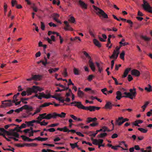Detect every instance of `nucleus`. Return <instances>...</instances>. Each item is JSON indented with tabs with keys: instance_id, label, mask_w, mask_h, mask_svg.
I'll use <instances>...</instances> for the list:
<instances>
[{
	"instance_id": "nucleus-1",
	"label": "nucleus",
	"mask_w": 152,
	"mask_h": 152,
	"mask_svg": "<svg viewBox=\"0 0 152 152\" xmlns=\"http://www.w3.org/2000/svg\"><path fill=\"white\" fill-rule=\"evenodd\" d=\"M136 89L134 88L132 89H130L129 91L130 92H124V94L126 95L125 96H122L121 92L119 91H118L116 92L117 96L116 98L118 100H120L121 98L125 97L131 99H132L133 98H135L137 94L136 92Z\"/></svg>"
},
{
	"instance_id": "nucleus-2",
	"label": "nucleus",
	"mask_w": 152,
	"mask_h": 152,
	"mask_svg": "<svg viewBox=\"0 0 152 152\" xmlns=\"http://www.w3.org/2000/svg\"><path fill=\"white\" fill-rule=\"evenodd\" d=\"M78 108L86 110H89L90 111H94L95 110H99L100 107L94 106H85L84 105H75Z\"/></svg>"
},
{
	"instance_id": "nucleus-3",
	"label": "nucleus",
	"mask_w": 152,
	"mask_h": 152,
	"mask_svg": "<svg viewBox=\"0 0 152 152\" xmlns=\"http://www.w3.org/2000/svg\"><path fill=\"white\" fill-rule=\"evenodd\" d=\"M92 7L95 10L97 11L98 10L99 11L97 12L96 13V14L98 15L100 18H101L102 16L103 18H108L107 15L106 13L103 10L94 5H93Z\"/></svg>"
},
{
	"instance_id": "nucleus-4",
	"label": "nucleus",
	"mask_w": 152,
	"mask_h": 152,
	"mask_svg": "<svg viewBox=\"0 0 152 152\" xmlns=\"http://www.w3.org/2000/svg\"><path fill=\"white\" fill-rule=\"evenodd\" d=\"M38 95V94H36L34 95L31 96V98L33 99L35 97H37L38 99H41L42 98H44L46 99H48L51 98V95L50 93H48L47 94H45L44 92L39 93Z\"/></svg>"
},
{
	"instance_id": "nucleus-5",
	"label": "nucleus",
	"mask_w": 152,
	"mask_h": 152,
	"mask_svg": "<svg viewBox=\"0 0 152 152\" xmlns=\"http://www.w3.org/2000/svg\"><path fill=\"white\" fill-rule=\"evenodd\" d=\"M24 109L26 110L27 113H28L32 111L33 110V108L31 106H30L29 105H24L22 107L15 110L14 111L15 112L18 113L22 111Z\"/></svg>"
},
{
	"instance_id": "nucleus-6",
	"label": "nucleus",
	"mask_w": 152,
	"mask_h": 152,
	"mask_svg": "<svg viewBox=\"0 0 152 152\" xmlns=\"http://www.w3.org/2000/svg\"><path fill=\"white\" fill-rule=\"evenodd\" d=\"M143 4L142 5L143 9L148 12L152 13V7H151L149 3H148L145 0H143Z\"/></svg>"
},
{
	"instance_id": "nucleus-7",
	"label": "nucleus",
	"mask_w": 152,
	"mask_h": 152,
	"mask_svg": "<svg viewBox=\"0 0 152 152\" xmlns=\"http://www.w3.org/2000/svg\"><path fill=\"white\" fill-rule=\"evenodd\" d=\"M32 77L29 78H28L26 79L27 81H30L32 80H34L35 81L40 80L42 79V76L40 75H31Z\"/></svg>"
},
{
	"instance_id": "nucleus-8",
	"label": "nucleus",
	"mask_w": 152,
	"mask_h": 152,
	"mask_svg": "<svg viewBox=\"0 0 152 152\" xmlns=\"http://www.w3.org/2000/svg\"><path fill=\"white\" fill-rule=\"evenodd\" d=\"M49 115L48 114L47 115L46 113H43V114H40L39 115V116L37 118V119L40 122L43 119H46L47 120L50 119V118L49 117Z\"/></svg>"
},
{
	"instance_id": "nucleus-9",
	"label": "nucleus",
	"mask_w": 152,
	"mask_h": 152,
	"mask_svg": "<svg viewBox=\"0 0 152 152\" xmlns=\"http://www.w3.org/2000/svg\"><path fill=\"white\" fill-rule=\"evenodd\" d=\"M55 85L56 86H59L61 87V88H64L63 89H60L59 88V87H57V88L58 89L56 90V91H55L56 92H61L62 91L67 90H68V88H66V87H65L64 85H63L62 84H61L60 83H59V84L55 83Z\"/></svg>"
},
{
	"instance_id": "nucleus-10",
	"label": "nucleus",
	"mask_w": 152,
	"mask_h": 152,
	"mask_svg": "<svg viewBox=\"0 0 152 152\" xmlns=\"http://www.w3.org/2000/svg\"><path fill=\"white\" fill-rule=\"evenodd\" d=\"M64 23L65 24V26L64 28V29L65 31H74L73 29L71 27L67 21H64Z\"/></svg>"
},
{
	"instance_id": "nucleus-11",
	"label": "nucleus",
	"mask_w": 152,
	"mask_h": 152,
	"mask_svg": "<svg viewBox=\"0 0 152 152\" xmlns=\"http://www.w3.org/2000/svg\"><path fill=\"white\" fill-rule=\"evenodd\" d=\"M45 121L43 120L42 122H41L39 121V120H33L31 121V122L32 124H33V123H37L38 124H40L41 126H46L48 124V122H45Z\"/></svg>"
},
{
	"instance_id": "nucleus-12",
	"label": "nucleus",
	"mask_w": 152,
	"mask_h": 152,
	"mask_svg": "<svg viewBox=\"0 0 152 152\" xmlns=\"http://www.w3.org/2000/svg\"><path fill=\"white\" fill-rule=\"evenodd\" d=\"M78 3L79 5L82 8H84L85 9H87V5L84 2L81 1V0H80L78 1Z\"/></svg>"
},
{
	"instance_id": "nucleus-13",
	"label": "nucleus",
	"mask_w": 152,
	"mask_h": 152,
	"mask_svg": "<svg viewBox=\"0 0 152 152\" xmlns=\"http://www.w3.org/2000/svg\"><path fill=\"white\" fill-rule=\"evenodd\" d=\"M131 74L132 75L138 77L140 75V73L139 71L135 69H133L131 71Z\"/></svg>"
},
{
	"instance_id": "nucleus-14",
	"label": "nucleus",
	"mask_w": 152,
	"mask_h": 152,
	"mask_svg": "<svg viewBox=\"0 0 152 152\" xmlns=\"http://www.w3.org/2000/svg\"><path fill=\"white\" fill-rule=\"evenodd\" d=\"M88 64L90 67L91 68V69L93 72L95 71V68L94 64L92 59H89L88 61Z\"/></svg>"
},
{
	"instance_id": "nucleus-15",
	"label": "nucleus",
	"mask_w": 152,
	"mask_h": 152,
	"mask_svg": "<svg viewBox=\"0 0 152 152\" xmlns=\"http://www.w3.org/2000/svg\"><path fill=\"white\" fill-rule=\"evenodd\" d=\"M119 53V52H117L115 51V50H114L112 55L110 57V58H115L116 59Z\"/></svg>"
},
{
	"instance_id": "nucleus-16",
	"label": "nucleus",
	"mask_w": 152,
	"mask_h": 152,
	"mask_svg": "<svg viewBox=\"0 0 152 152\" xmlns=\"http://www.w3.org/2000/svg\"><path fill=\"white\" fill-rule=\"evenodd\" d=\"M49 117L50 118V119L51 118H56L57 117H59V114H57L55 112H54L53 113H49Z\"/></svg>"
},
{
	"instance_id": "nucleus-17",
	"label": "nucleus",
	"mask_w": 152,
	"mask_h": 152,
	"mask_svg": "<svg viewBox=\"0 0 152 152\" xmlns=\"http://www.w3.org/2000/svg\"><path fill=\"white\" fill-rule=\"evenodd\" d=\"M45 61L43 60H41L40 61L37 62V63L38 64H39L40 63H42V64L44 65V66L45 67L46 65L47 64V59L45 57H44Z\"/></svg>"
},
{
	"instance_id": "nucleus-18",
	"label": "nucleus",
	"mask_w": 152,
	"mask_h": 152,
	"mask_svg": "<svg viewBox=\"0 0 152 152\" xmlns=\"http://www.w3.org/2000/svg\"><path fill=\"white\" fill-rule=\"evenodd\" d=\"M12 100L10 99L5 100L4 101H1V104H12Z\"/></svg>"
},
{
	"instance_id": "nucleus-19",
	"label": "nucleus",
	"mask_w": 152,
	"mask_h": 152,
	"mask_svg": "<svg viewBox=\"0 0 152 152\" xmlns=\"http://www.w3.org/2000/svg\"><path fill=\"white\" fill-rule=\"evenodd\" d=\"M93 42L94 44L99 48L101 47L102 45L96 39H94Z\"/></svg>"
},
{
	"instance_id": "nucleus-20",
	"label": "nucleus",
	"mask_w": 152,
	"mask_h": 152,
	"mask_svg": "<svg viewBox=\"0 0 152 152\" xmlns=\"http://www.w3.org/2000/svg\"><path fill=\"white\" fill-rule=\"evenodd\" d=\"M123 117H118V119L116 120L115 124V125H118V126H121V125H120L119 123H121L123 121Z\"/></svg>"
},
{
	"instance_id": "nucleus-21",
	"label": "nucleus",
	"mask_w": 152,
	"mask_h": 152,
	"mask_svg": "<svg viewBox=\"0 0 152 152\" xmlns=\"http://www.w3.org/2000/svg\"><path fill=\"white\" fill-rule=\"evenodd\" d=\"M25 98L23 97H21L20 99V100L18 102H17L15 104H20L21 102H22L23 104H26L27 103V101L24 100Z\"/></svg>"
},
{
	"instance_id": "nucleus-22",
	"label": "nucleus",
	"mask_w": 152,
	"mask_h": 152,
	"mask_svg": "<svg viewBox=\"0 0 152 152\" xmlns=\"http://www.w3.org/2000/svg\"><path fill=\"white\" fill-rule=\"evenodd\" d=\"M53 20H56L59 17V15L57 13H54L51 15Z\"/></svg>"
},
{
	"instance_id": "nucleus-23",
	"label": "nucleus",
	"mask_w": 152,
	"mask_h": 152,
	"mask_svg": "<svg viewBox=\"0 0 152 152\" xmlns=\"http://www.w3.org/2000/svg\"><path fill=\"white\" fill-rule=\"evenodd\" d=\"M26 91L27 96L31 95L32 93H34L31 88H27Z\"/></svg>"
},
{
	"instance_id": "nucleus-24",
	"label": "nucleus",
	"mask_w": 152,
	"mask_h": 152,
	"mask_svg": "<svg viewBox=\"0 0 152 152\" xmlns=\"http://www.w3.org/2000/svg\"><path fill=\"white\" fill-rule=\"evenodd\" d=\"M97 120L96 118H92L91 117H88L87 118V123H90L91 122H95Z\"/></svg>"
},
{
	"instance_id": "nucleus-25",
	"label": "nucleus",
	"mask_w": 152,
	"mask_h": 152,
	"mask_svg": "<svg viewBox=\"0 0 152 152\" xmlns=\"http://www.w3.org/2000/svg\"><path fill=\"white\" fill-rule=\"evenodd\" d=\"M96 64L97 68H98L99 72L100 73H101V72L103 70L102 67L100 65V64L97 62H96Z\"/></svg>"
},
{
	"instance_id": "nucleus-26",
	"label": "nucleus",
	"mask_w": 152,
	"mask_h": 152,
	"mask_svg": "<svg viewBox=\"0 0 152 152\" xmlns=\"http://www.w3.org/2000/svg\"><path fill=\"white\" fill-rule=\"evenodd\" d=\"M68 21L71 23L76 24L75 19L73 16L70 17L68 20Z\"/></svg>"
},
{
	"instance_id": "nucleus-27",
	"label": "nucleus",
	"mask_w": 152,
	"mask_h": 152,
	"mask_svg": "<svg viewBox=\"0 0 152 152\" xmlns=\"http://www.w3.org/2000/svg\"><path fill=\"white\" fill-rule=\"evenodd\" d=\"M48 139V138H42L39 137H37L35 138V140H37L38 141H43L47 140Z\"/></svg>"
},
{
	"instance_id": "nucleus-28",
	"label": "nucleus",
	"mask_w": 152,
	"mask_h": 152,
	"mask_svg": "<svg viewBox=\"0 0 152 152\" xmlns=\"http://www.w3.org/2000/svg\"><path fill=\"white\" fill-rule=\"evenodd\" d=\"M49 105H41V106L39 107V108H37L36 110H35V112L37 113L40 112V111L41 110V108L43 107H45L47 106H49Z\"/></svg>"
},
{
	"instance_id": "nucleus-29",
	"label": "nucleus",
	"mask_w": 152,
	"mask_h": 152,
	"mask_svg": "<svg viewBox=\"0 0 152 152\" xmlns=\"http://www.w3.org/2000/svg\"><path fill=\"white\" fill-rule=\"evenodd\" d=\"M148 88L146 87L145 88V90L148 92L152 91V86L150 84H148Z\"/></svg>"
},
{
	"instance_id": "nucleus-30",
	"label": "nucleus",
	"mask_w": 152,
	"mask_h": 152,
	"mask_svg": "<svg viewBox=\"0 0 152 152\" xmlns=\"http://www.w3.org/2000/svg\"><path fill=\"white\" fill-rule=\"evenodd\" d=\"M91 140L93 141V144L95 145H97L99 142V139H94L93 138H91Z\"/></svg>"
},
{
	"instance_id": "nucleus-31",
	"label": "nucleus",
	"mask_w": 152,
	"mask_h": 152,
	"mask_svg": "<svg viewBox=\"0 0 152 152\" xmlns=\"http://www.w3.org/2000/svg\"><path fill=\"white\" fill-rule=\"evenodd\" d=\"M59 69L58 68H51L48 70V71L50 74H51L53 72H56L58 71Z\"/></svg>"
},
{
	"instance_id": "nucleus-32",
	"label": "nucleus",
	"mask_w": 152,
	"mask_h": 152,
	"mask_svg": "<svg viewBox=\"0 0 152 152\" xmlns=\"http://www.w3.org/2000/svg\"><path fill=\"white\" fill-rule=\"evenodd\" d=\"M20 93L19 92L17 93V94H15L13 97V100L12 102H15V101H17V97L19 96Z\"/></svg>"
},
{
	"instance_id": "nucleus-33",
	"label": "nucleus",
	"mask_w": 152,
	"mask_h": 152,
	"mask_svg": "<svg viewBox=\"0 0 152 152\" xmlns=\"http://www.w3.org/2000/svg\"><path fill=\"white\" fill-rule=\"evenodd\" d=\"M38 86H32L31 88L34 93H37V92Z\"/></svg>"
},
{
	"instance_id": "nucleus-34",
	"label": "nucleus",
	"mask_w": 152,
	"mask_h": 152,
	"mask_svg": "<svg viewBox=\"0 0 152 152\" xmlns=\"http://www.w3.org/2000/svg\"><path fill=\"white\" fill-rule=\"evenodd\" d=\"M125 55V51L124 50L122 51V52L120 53V58L123 60H124V57Z\"/></svg>"
},
{
	"instance_id": "nucleus-35",
	"label": "nucleus",
	"mask_w": 152,
	"mask_h": 152,
	"mask_svg": "<svg viewBox=\"0 0 152 152\" xmlns=\"http://www.w3.org/2000/svg\"><path fill=\"white\" fill-rule=\"evenodd\" d=\"M77 95L79 97H82L84 96V93L82 91L79 90L78 91Z\"/></svg>"
},
{
	"instance_id": "nucleus-36",
	"label": "nucleus",
	"mask_w": 152,
	"mask_h": 152,
	"mask_svg": "<svg viewBox=\"0 0 152 152\" xmlns=\"http://www.w3.org/2000/svg\"><path fill=\"white\" fill-rule=\"evenodd\" d=\"M112 105H105L103 107V108L106 110H110L112 108Z\"/></svg>"
},
{
	"instance_id": "nucleus-37",
	"label": "nucleus",
	"mask_w": 152,
	"mask_h": 152,
	"mask_svg": "<svg viewBox=\"0 0 152 152\" xmlns=\"http://www.w3.org/2000/svg\"><path fill=\"white\" fill-rule=\"evenodd\" d=\"M77 142L75 143H70V145L72 149H74L75 147H78V146L77 145Z\"/></svg>"
},
{
	"instance_id": "nucleus-38",
	"label": "nucleus",
	"mask_w": 152,
	"mask_h": 152,
	"mask_svg": "<svg viewBox=\"0 0 152 152\" xmlns=\"http://www.w3.org/2000/svg\"><path fill=\"white\" fill-rule=\"evenodd\" d=\"M141 38L146 41H148L150 40V38L147 37L146 36H142Z\"/></svg>"
},
{
	"instance_id": "nucleus-39",
	"label": "nucleus",
	"mask_w": 152,
	"mask_h": 152,
	"mask_svg": "<svg viewBox=\"0 0 152 152\" xmlns=\"http://www.w3.org/2000/svg\"><path fill=\"white\" fill-rule=\"evenodd\" d=\"M56 34L57 36L59 37V39L60 40V43L61 44H62L63 43V42L64 40L63 39L61 36L59 34V33H58V32H56Z\"/></svg>"
},
{
	"instance_id": "nucleus-40",
	"label": "nucleus",
	"mask_w": 152,
	"mask_h": 152,
	"mask_svg": "<svg viewBox=\"0 0 152 152\" xmlns=\"http://www.w3.org/2000/svg\"><path fill=\"white\" fill-rule=\"evenodd\" d=\"M107 135V134L106 133H101L99 135H98V137L102 138L106 136Z\"/></svg>"
},
{
	"instance_id": "nucleus-41",
	"label": "nucleus",
	"mask_w": 152,
	"mask_h": 152,
	"mask_svg": "<svg viewBox=\"0 0 152 152\" xmlns=\"http://www.w3.org/2000/svg\"><path fill=\"white\" fill-rule=\"evenodd\" d=\"M62 75H63L65 77L68 76V73L67 72V69L65 68L64 69V72L62 73Z\"/></svg>"
},
{
	"instance_id": "nucleus-42",
	"label": "nucleus",
	"mask_w": 152,
	"mask_h": 152,
	"mask_svg": "<svg viewBox=\"0 0 152 152\" xmlns=\"http://www.w3.org/2000/svg\"><path fill=\"white\" fill-rule=\"evenodd\" d=\"M12 136L15 137L17 138H19V134L17 132H12Z\"/></svg>"
},
{
	"instance_id": "nucleus-43",
	"label": "nucleus",
	"mask_w": 152,
	"mask_h": 152,
	"mask_svg": "<svg viewBox=\"0 0 152 152\" xmlns=\"http://www.w3.org/2000/svg\"><path fill=\"white\" fill-rule=\"evenodd\" d=\"M77 39H78L80 41H81V39H80V37H75L73 38H72V37H71L70 39V40L72 41H75Z\"/></svg>"
},
{
	"instance_id": "nucleus-44",
	"label": "nucleus",
	"mask_w": 152,
	"mask_h": 152,
	"mask_svg": "<svg viewBox=\"0 0 152 152\" xmlns=\"http://www.w3.org/2000/svg\"><path fill=\"white\" fill-rule=\"evenodd\" d=\"M138 129L142 132L143 133H146L147 132V130L141 128H138Z\"/></svg>"
},
{
	"instance_id": "nucleus-45",
	"label": "nucleus",
	"mask_w": 152,
	"mask_h": 152,
	"mask_svg": "<svg viewBox=\"0 0 152 152\" xmlns=\"http://www.w3.org/2000/svg\"><path fill=\"white\" fill-rule=\"evenodd\" d=\"M83 53L86 57L88 58L89 59H92L91 57L88 54L86 51H83Z\"/></svg>"
},
{
	"instance_id": "nucleus-46",
	"label": "nucleus",
	"mask_w": 152,
	"mask_h": 152,
	"mask_svg": "<svg viewBox=\"0 0 152 152\" xmlns=\"http://www.w3.org/2000/svg\"><path fill=\"white\" fill-rule=\"evenodd\" d=\"M18 4L17 1L16 0H12L11 1L12 6L14 7L15 5H17Z\"/></svg>"
},
{
	"instance_id": "nucleus-47",
	"label": "nucleus",
	"mask_w": 152,
	"mask_h": 152,
	"mask_svg": "<svg viewBox=\"0 0 152 152\" xmlns=\"http://www.w3.org/2000/svg\"><path fill=\"white\" fill-rule=\"evenodd\" d=\"M18 128H19L20 129H21L22 128H25L26 127V125L25 124H23L20 126H19V125H17Z\"/></svg>"
},
{
	"instance_id": "nucleus-48",
	"label": "nucleus",
	"mask_w": 152,
	"mask_h": 152,
	"mask_svg": "<svg viewBox=\"0 0 152 152\" xmlns=\"http://www.w3.org/2000/svg\"><path fill=\"white\" fill-rule=\"evenodd\" d=\"M66 113L64 112H61V114H59V117L61 118H64L65 117Z\"/></svg>"
},
{
	"instance_id": "nucleus-49",
	"label": "nucleus",
	"mask_w": 152,
	"mask_h": 152,
	"mask_svg": "<svg viewBox=\"0 0 152 152\" xmlns=\"http://www.w3.org/2000/svg\"><path fill=\"white\" fill-rule=\"evenodd\" d=\"M59 124L58 123L52 124L50 125H49L48 126V127H54L58 126V125H59Z\"/></svg>"
},
{
	"instance_id": "nucleus-50",
	"label": "nucleus",
	"mask_w": 152,
	"mask_h": 152,
	"mask_svg": "<svg viewBox=\"0 0 152 152\" xmlns=\"http://www.w3.org/2000/svg\"><path fill=\"white\" fill-rule=\"evenodd\" d=\"M74 73L75 75H79V70L76 68L74 69Z\"/></svg>"
},
{
	"instance_id": "nucleus-51",
	"label": "nucleus",
	"mask_w": 152,
	"mask_h": 152,
	"mask_svg": "<svg viewBox=\"0 0 152 152\" xmlns=\"http://www.w3.org/2000/svg\"><path fill=\"white\" fill-rule=\"evenodd\" d=\"M21 137L22 138V139L25 141H28V137H26L25 135H21Z\"/></svg>"
},
{
	"instance_id": "nucleus-52",
	"label": "nucleus",
	"mask_w": 152,
	"mask_h": 152,
	"mask_svg": "<svg viewBox=\"0 0 152 152\" xmlns=\"http://www.w3.org/2000/svg\"><path fill=\"white\" fill-rule=\"evenodd\" d=\"M25 123L27 124L28 126H33V124H32L31 121H25Z\"/></svg>"
},
{
	"instance_id": "nucleus-53",
	"label": "nucleus",
	"mask_w": 152,
	"mask_h": 152,
	"mask_svg": "<svg viewBox=\"0 0 152 152\" xmlns=\"http://www.w3.org/2000/svg\"><path fill=\"white\" fill-rule=\"evenodd\" d=\"M41 28L42 30H44L45 29V25L44 23L41 22Z\"/></svg>"
},
{
	"instance_id": "nucleus-54",
	"label": "nucleus",
	"mask_w": 152,
	"mask_h": 152,
	"mask_svg": "<svg viewBox=\"0 0 152 152\" xmlns=\"http://www.w3.org/2000/svg\"><path fill=\"white\" fill-rule=\"evenodd\" d=\"M94 30H91V29L89 30V32L90 35L93 36L94 37H95L94 35Z\"/></svg>"
},
{
	"instance_id": "nucleus-55",
	"label": "nucleus",
	"mask_w": 152,
	"mask_h": 152,
	"mask_svg": "<svg viewBox=\"0 0 152 152\" xmlns=\"http://www.w3.org/2000/svg\"><path fill=\"white\" fill-rule=\"evenodd\" d=\"M7 6L6 3H4V12H6L7 11Z\"/></svg>"
},
{
	"instance_id": "nucleus-56",
	"label": "nucleus",
	"mask_w": 152,
	"mask_h": 152,
	"mask_svg": "<svg viewBox=\"0 0 152 152\" xmlns=\"http://www.w3.org/2000/svg\"><path fill=\"white\" fill-rule=\"evenodd\" d=\"M3 150L4 151H11L13 152H14V150L15 149L14 148H12V149H10V148H3Z\"/></svg>"
},
{
	"instance_id": "nucleus-57",
	"label": "nucleus",
	"mask_w": 152,
	"mask_h": 152,
	"mask_svg": "<svg viewBox=\"0 0 152 152\" xmlns=\"http://www.w3.org/2000/svg\"><path fill=\"white\" fill-rule=\"evenodd\" d=\"M126 22L130 25V26L131 27H132V25L133 24V22L130 20H126Z\"/></svg>"
},
{
	"instance_id": "nucleus-58",
	"label": "nucleus",
	"mask_w": 152,
	"mask_h": 152,
	"mask_svg": "<svg viewBox=\"0 0 152 152\" xmlns=\"http://www.w3.org/2000/svg\"><path fill=\"white\" fill-rule=\"evenodd\" d=\"M126 22L130 25V26L131 27H132V25L133 24V22L130 20H126Z\"/></svg>"
},
{
	"instance_id": "nucleus-59",
	"label": "nucleus",
	"mask_w": 152,
	"mask_h": 152,
	"mask_svg": "<svg viewBox=\"0 0 152 152\" xmlns=\"http://www.w3.org/2000/svg\"><path fill=\"white\" fill-rule=\"evenodd\" d=\"M123 121H122V122L121 123H119V124L120 125H122L123 123H124V122H126V121H128L129 120V119L127 118H124L123 117Z\"/></svg>"
},
{
	"instance_id": "nucleus-60",
	"label": "nucleus",
	"mask_w": 152,
	"mask_h": 152,
	"mask_svg": "<svg viewBox=\"0 0 152 152\" xmlns=\"http://www.w3.org/2000/svg\"><path fill=\"white\" fill-rule=\"evenodd\" d=\"M101 129L102 130V131L103 132H107V127L106 126H103L102 127V128Z\"/></svg>"
},
{
	"instance_id": "nucleus-61",
	"label": "nucleus",
	"mask_w": 152,
	"mask_h": 152,
	"mask_svg": "<svg viewBox=\"0 0 152 152\" xmlns=\"http://www.w3.org/2000/svg\"><path fill=\"white\" fill-rule=\"evenodd\" d=\"M135 23L137 24V26H135L134 27V28L136 29H137L139 28H140L142 25L141 24H139L137 23Z\"/></svg>"
},
{
	"instance_id": "nucleus-62",
	"label": "nucleus",
	"mask_w": 152,
	"mask_h": 152,
	"mask_svg": "<svg viewBox=\"0 0 152 152\" xmlns=\"http://www.w3.org/2000/svg\"><path fill=\"white\" fill-rule=\"evenodd\" d=\"M71 85H72V86H74V84L72 82V81L71 80V79H69V82L67 83L68 86H69Z\"/></svg>"
},
{
	"instance_id": "nucleus-63",
	"label": "nucleus",
	"mask_w": 152,
	"mask_h": 152,
	"mask_svg": "<svg viewBox=\"0 0 152 152\" xmlns=\"http://www.w3.org/2000/svg\"><path fill=\"white\" fill-rule=\"evenodd\" d=\"M133 79V78L132 76L130 75H129L128 77V80L130 82Z\"/></svg>"
},
{
	"instance_id": "nucleus-64",
	"label": "nucleus",
	"mask_w": 152,
	"mask_h": 152,
	"mask_svg": "<svg viewBox=\"0 0 152 152\" xmlns=\"http://www.w3.org/2000/svg\"><path fill=\"white\" fill-rule=\"evenodd\" d=\"M94 77V76L93 75H90L88 76V80L89 81H91L93 79V77Z\"/></svg>"
}]
</instances>
